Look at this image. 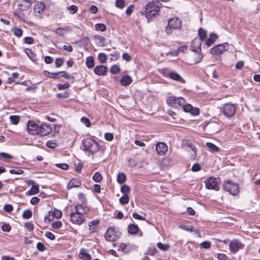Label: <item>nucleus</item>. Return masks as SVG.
Segmentation results:
<instances>
[{
  "instance_id": "nucleus-1",
  "label": "nucleus",
  "mask_w": 260,
  "mask_h": 260,
  "mask_svg": "<svg viewBox=\"0 0 260 260\" xmlns=\"http://www.w3.org/2000/svg\"><path fill=\"white\" fill-rule=\"evenodd\" d=\"M82 143L83 150L88 154H93L99 150L98 143L90 138L84 139Z\"/></svg>"
},
{
  "instance_id": "nucleus-2",
  "label": "nucleus",
  "mask_w": 260,
  "mask_h": 260,
  "mask_svg": "<svg viewBox=\"0 0 260 260\" xmlns=\"http://www.w3.org/2000/svg\"><path fill=\"white\" fill-rule=\"evenodd\" d=\"M159 11V7L153 2H151L146 6L145 15L146 17L149 20L157 14Z\"/></svg>"
},
{
  "instance_id": "nucleus-3",
  "label": "nucleus",
  "mask_w": 260,
  "mask_h": 260,
  "mask_svg": "<svg viewBox=\"0 0 260 260\" xmlns=\"http://www.w3.org/2000/svg\"><path fill=\"white\" fill-rule=\"evenodd\" d=\"M66 212V215L70 216V221L73 224L81 225L85 220L84 216L81 215L75 211H73V209L68 210L67 208Z\"/></svg>"
},
{
  "instance_id": "nucleus-4",
  "label": "nucleus",
  "mask_w": 260,
  "mask_h": 260,
  "mask_svg": "<svg viewBox=\"0 0 260 260\" xmlns=\"http://www.w3.org/2000/svg\"><path fill=\"white\" fill-rule=\"evenodd\" d=\"M222 189L233 196H236L239 192V185L230 180H225L223 182Z\"/></svg>"
},
{
  "instance_id": "nucleus-5",
  "label": "nucleus",
  "mask_w": 260,
  "mask_h": 260,
  "mask_svg": "<svg viewBox=\"0 0 260 260\" xmlns=\"http://www.w3.org/2000/svg\"><path fill=\"white\" fill-rule=\"evenodd\" d=\"M181 27V20L178 18L174 17L169 20L168 26L166 29V31L168 34L170 35L172 34L173 29H179Z\"/></svg>"
},
{
  "instance_id": "nucleus-6",
  "label": "nucleus",
  "mask_w": 260,
  "mask_h": 260,
  "mask_svg": "<svg viewBox=\"0 0 260 260\" xmlns=\"http://www.w3.org/2000/svg\"><path fill=\"white\" fill-rule=\"evenodd\" d=\"M167 102L169 106L172 107L180 108L185 103V100L182 97L176 98L170 96L167 99Z\"/></svg>"
},
{
  "instance_id": "nucleus-7",
  "label": "nucleus",
  "mask_w": 260,
  "mask_h": 260,
  "mask_svg": "<svg viewBox=\"0 0 260 260\" xmlns=\"http://www.w3.org/2000/svg\"><path fill=\"white\" fill-rule=\"evenodd\" d=\"M229 49V44L224 43L217 45L210 50V52L212 55H219Z\"/></svg>"
},
{
  "instance_id": "nucleus-8",
  "label": "nucleus",
  "mask_w": 260,
  "mask_h": 260,
  "mask_svg": "<svg viewBox=\"0 0 260 260\" xmlns=\"http://www.w3.org/2000/svg\"><path fill=\"white\" fill-rule=\"evenodd\" d=\"M236 107L235 105L231 103H226L223 106L222 112L227 117L233 116L236 112Z\"/></svg>"
},
{
  "instance_id": "nucleus-9",
  "label": "nucleus",
  "mask_w": 260,
  "mask_h": 260,
  "mask_svg": "<svg viewBox=\"0 0 260 260\" xmlns=\"http://www.w3.org/2000/svg\"><path fill=\"white\" fill-rule=\"evenodd\" d=\"M71 209H73V211H75L82 216L87 214L89 211V209L85 204H77L76 206L71 205L68 207V210Z\"/></svg>"
},
{
  "instance_id": "nucleus-10",
  "label": "nucleus",
  "mask_w": 260,
  "mask_h": 260,
  "mask_svg": "<svg viewBox=\"0 0 260 260\" xmlns=\"http://www.w3.org/2000/svg\"><path fill=\"white\" fill-rule=\"evenodd\" d=\"M120 233L113 227H110L105 235V238L108 241H114L119 237Z\"/></svg>"
},
{
  "instance_id": "nucleus-11",
  "label": "nucleus",
  "mask_w": 260,
  "mask_h": 260,
  "mask_svg": "<svg viewBox=\"0 0 260 260\" xmlns=\"http://www.w3.org/2000/svg\"><path fill=\"white\" fill-rule=\"evenodd\" d=\"M244 244L237 239H234L229 243V249L232 253L235 254L240 249H243Z\"/></svg>"
},
{
  "instance_id": "nucleus-12",
  "label": "nucleus",
  "mask_w": 260,
  "mask_h": 260,
  "mask_svg": "<svg viewBox=\"0 0 260 260\" xmlns=\"http://www.w3.org/2000/svg\"><path fill=\"white\" fill-rule=\"evenodd\" d=\"M205 186L208 189H213L218 191L219 187L218 186V182L216 178L213 176L207 178L205 181Z\"/></svg>"
},
{
  "instance_id": "nucleus-13",
  "label": "nucleus",
  "mask_w": 260,
  "mask_h": 260,
  "mask_svg": "<svg viewBox=\"0 0 260 260\" xmlns=\"http://www.w3.org/2000/svg\"><path fill=\"white\" fill-rule=\"evenodd\" d=\"M27 131L30 135H39V125L33 121H28L27 122Z\"/></svg>"
},
{
  "instance_id": "nucleus-14",
  "label": "nucleus",
  "mask_w": 260,
  "mask_h": 260,
  "mask_svg": "<svg viewBox=\"0 0 260 260\" xmlns=\"http://www.w3.org/2000/svg\"><path fill=\"white\" fill-rule=\"evenodd\" d=\"M45 8V5L42 2H37L34 6V12L36 17L41 18L42 13Z\"/></svg>"
},
{
  "instance_id": "nucleus-15",
  "label": "nucleus",
  "mask_w": 260,
  "mask_h": 260,
  "mask_svg": "<svg viewBox=\"0 0 260 260\" xmlns=\"http://www.w3.org/2000/svg\"><path fill=\"white\" fill-rule=\"evenodd\" d=\"M52 132V127L50 124L43 123L39 126V135L42 136H47Z\"/></svg>"
},
{
  "instance_id": "nucleus-16",
  "label": "nucleus",
  "mask_w": 260,
  "mask_h": 260,
  "mask_svg": "<svg viewBox=\"0 0 260 260\" xmlns=\"http://www.w3.org/2000/svg\"><path fill=\"white\" fill-rule=\"evenodd\" d=\"M156 150L158 155H164L168 151V146L164 142H159L156 145Z\"/></svg>"
},
{
  "instance_id": "nucleus-17",
  "label": "nucleus",
  "mask_w": 260,
  "mask_h": 260,
  "mask_svg": "<svg viewBox=\"0 0 260 260\" xmlns=\"http://www.w3.org/2000/svg\"><path fill=\"white\" fill-rule=\"evenodd\" d=\"M34 0H22L21 2H19L18 6V9L21 11H26L29 9L31 6V3Z\"/></svg>"
},
{
  "instance_id": "nucleus-18",
  "label": "nucleus",
  "mask_w": 260,
  "mask_h": 260,
  "mask_svg": "<svg viewBox=\"0 0 260 260\" xmlns=\"http://www.w3.org/2000/svg\"><path fill=\"white\" fill-rule=\"evenodd\" d=\"M107 72V68L103 65L98 66L95 67L94 72L99 76H105Z\"/></svg>"
},
{
  "instance_id": "nucleus-19",
  "label": "nucleus",
  "mask_w": 260,
  "mask_h": 260,
  "mask_svg": "<svg viewBox=\"0 0 260 260\" xmlns=\"http://www.w3.org/2000/svg\"><path fill=\"white\" fill-rule=\"evenodd\" d=\"M169 77L172 80L184 83V79L175 71H171L169 74Z\"/></svg>"
},
{
  "instance_id": "nucleus-20",
  "label": "nucleus",
  "mask_w": 260,
  "mask_h": 260,
  "mask_svg": "<svg viewBox=\"0 0 260 260\" xmlns=\"http://www.w3.org/2000/svg\"><path fill=\"white\" fill-rule=\"evenodd\" d=\"M81 185V181L78 178H73L71 179L68 184V188L69 189L72 188L73 187H78Z\"/></svg>"
},
{
  "instance_id": "nucleus-21",
  "label": "nucleus",
  "mask_w": 260,
  "mask_h": 260,
  "mask_svg": "<svg viewBox=\"0 0 260 260\" xmlns=\"http://www.w3.org/2000/svg\"><path fill=\"white\" fill-rule=\"evenodd\" d=\"M132 82V78L128 75L123 76L120 80V83L123 86L129 85Z\"/></svg>"
},
{
  "instance_id": "nucleus-22",
  "label": "nucleus",
  "mask_w": 260,
  "mask_h": 260,
  "mask_svg": "<svg viewBox=\"0 0 260 260\" xmlns=\"http://www.w3.org/2000/svg\"><path fill=\"white\" fill-rule=\"evenodd\" d=\"M218 36L217 34L214 33H211L209 38L207 39L206 42V44L207 46L209 47L211 46L217 40Z\"/></svg>"
},
{
  "instance_id": "nucleus-23",
  "label": "nucleus",
  "mask_w": 260,
  "mask_h": 260,
  "mask_svg": "<svg viewBox=\"0 0 260 260\" xmlns=\"http://www.w3.org/2000/svg\"><path fill=\"white\" fill-rule=\"evenodd\" d=\"M79 257L83 260H90L91 257L85 249H81L79 254Z\"/></svg>"
},
{
  "instance_id": "nucleus-24",
  "label": "nucleus",
  "mask_w": 260,
  "mask_h": 260,
  "mask_svg": "<svg viewBox=\"0 0 260 260\" xmlns=\"http://www.w3.org/2000/svg\"><path fill=\"white\" fill-rule=\"evenodd\" d=\"M198 35H199V36L201 40L198 43L199 45V47H200L201 46V44H202L201 41L203 40L204 39H205L206 38L207 32L203 28H199V31H198Z\"/></svg>"
},
{
  "instance_id": "nucleus-25",
  "label": "nucleus",
  "mask_w": 260,
  "mask_h": 260,
  "mask_svg": "<svg viewBox=\"0 0 260 260\" xmlns=\"http://www.w3.org/2000/svg\"><path fill=\"white\" fill-rule=\"evenodd\" d=\"M127 231L130 234H136L139 231V228L136 224H131L128 226Z\"/></svg>"
},
{
  "instance_id": "nucleus-26",
  "label": "nucleus",
  "mask_w": 260,
  "mask_h": 260,
  "mask_svg": "<svg viewBox=\"0 0 260 260\" xmlns=\"http://www.w3.org/2000/svg\"><path fill=\"white\" fill-rule=\"evenodd\" d=\"M206 145L211 152H217L219 150V148L217 146L211 142H207Z\"/></svg>"
},
{
  "instance_id": "nucleus-27",
  "label": "nucleus",
  "mask_w": 260,
  "mask_h": 260,
  "mask_svg": "<svg viewBox=\"0 0 260 260\" xmlns=\"http://www.w3.org/2000/svg\"><path fill=\"white\" fill-rule=\"evenodd\" d=\"M86 65L88 69H91L94 67V61L92 56H90L86 58Z\"/></svg>"
},
{
  "instance_id": "nucleus-28",
  "label": "nucleus",
  "mask_w": 260,
  "mask_h": 260,
  "mask_svg": "<svg viewBox=\"0 0 260 260\" xmlns=\"http://www.w3.org/2000/svg\"><path fill=\"white\" fill-rule=\"evenodd\" d=\"M118 250L122 251L125 253H128L130 251V249L128 248V245L126 244L121 243L119 245Z\"/></svg>"
},
{
  "instance_id": "nucleus-29",
  "label": "nucleus",
  "mask_w": 260,
  "mask_h": 260,
  "mask_svg": "<svg viewBox=\"0 0 260 260\" xmlns=\"http://www.w3.org/2000/svg\"><path fill=\"white\" fill-rule=\"evenodd\" d=\"M92 178L95 182L100 183L103 180V176L100 172H96L93 174Z\"/></svg>"
},
{
  "instance_id": "nucleus-30",
  "label": "nucleus",
  "mask_w": 260,
  "mask_h": 260,
  "mask_svg": "<svg viewBox=\"0 0 260 260\" xmlns=\"http://www.w3.org/2000/svg\"><path fill=\"white\" fill-rule=\"evenodd\" d=\"M126 180V176L123 173H120L117 175V181L120 183H123Z\"/></svg>"
},
{
  "instance_id": "nucleus-31",
  "label": "nucleus",
  "mask_w": 260,
  "mask_h": 260,
  "mask_svg": "<svg viewBox=\"0 0 260 260\" xmlns=\"http://www.w3.org/2000/svg\"><path fill=\"white\" fill-rule=\"evenodd\" d=\"M39 191V185L33 184L31 189L29 190L28 193L29 195H33L38 193Z\"/></svg>"
},
{
  "instance_id": "nucleus-32",
  "label": "nucleus",
  "mask_w": 260,
  "mask_h": 260,
  "mask_svg": "<svg viewBox=\"0 0 260 260\" xmlns=\"http://www.w3.org/2000/svg\"><path fill=\"white\" fill-rule=\"evenodd\" d=\"M157 247L162 250V251H167L168 250H169V249L170 248V245L168 244H163L161 242H158L157 244Z\"/></svg>"
},
{
  "instance_id": "nucleus-33",
  "label": "nucleus",
  "mask_w": 260,
  "mask_h": 260,
  "mask_svg": "<svg viewBox=\"0 0 260 260\" xmlns=\"http://www.w3.org/2000/svg\"><path fill=\"white\" fill-rule=\"evenodd\" d=\"M120 190L123 194L128 195L130 193L131 189L128 185L124 184L121 186Z\"/></svg>"
},
{
  "instance_id": "nucleus-34",
  "label": "nucleus",
  "mask_w": 260,
  "mask_h": 260,
  "mask_svg": "<svg viewBox=\"0 0 260 260\" xmlns=\"http://www.w3.org/2000/svg\"><path fill=\"white\" fill-rule=\"evenodd\" d=\"M119 202L122 205L127 204L129 202V197L128 195L123 194L122 196L119 199Z\"/></svg>"
},
{
  "instance_id": "nucleus-35",
  "label": "nucleus",
  "mask_w": 260,
  "mask_h": 260,
  "mask_svg": "<svg viewBox=\"0 0 260 260\" xmlns=\"http://www.w3.org/2000/svg\"><path fill=\"white\" fill-rule=\"evenodd\" d=\"M120 71V68L119 66L113 65L110 69V72L112 74H117Z\"/></svg>"
},
{
  "instance_id": "nucleus-36",
  "label": "nucleus",
  "mask_w": 260,
  "mask_h": 260,
  "mask_svg": "<svg viewBox=\"0 0 260 260\" xmlns=\"http://www.w3.org/2000/svg\"><path fill=\"white\" fill-rule=\"evenodd\" d=\"M67 9L71 14H75L78 10V7L74 5L68 7Z\"/></svg>"
},
{
  "instance_id": "nucleus-37",
  "label": "nucleus",
  "mask_w": 260,
  "mask_h": 260,
  "mask_svg": "<svg viewBox=\"0 0 260 260\" xmlns=\"http://www.w3.org/2000/svg\"><path fill=\"white\" fill-rule=\"evenodd\" d=\"M98 59L100 62L105 63L107 60V57L106 55L104 53H100L98 55Z\"/></svg>"
},
{
  "instance_id": "nucleus-38",
  "label": "nucleus",
  "mask_w": 260,
  "mask_h": 260,
  "mask_svg": "<svg viewBox=\"0 0 260 260\" xmlns=\"http://www.w3.org/2000/svg\"><path fill=\"white\" fill-rule=\"evenodd\" d=\"M95 28L96 30L104 31L106 30V26L102 23H98L95 25Z\"/></svg>"
},
{
  "instance_id": "nucleus-39",
  "label": "nucleus",
  "mask_w": 260,
  "mask_h": 260,
  "mask_svg": "<svg viewBox=\"0 0 260 260\" xmlns=\"http://www.w3.org/2000/svg\"><path fill=\"white\" fill-rule=\"evenodd\" d=\"M32 216V212L30 210H25L22 214V217L23 218L27 219H29Z\"/></svg>"
},
{
  "instance_id": "nucleus-40",
  "label": "nucleus",
  "mask_w": 260,
  "mask_h": 260,
  "mask_svg": "<svg viewBox=\"0 0 260 260\" xmlns=\"http://www.w3.org/2000/svg\"><path fill=\"white\" fill-rule=\"evenodd\" d=\"M25 53L29 57V58L32 60H35L36 59V55L31 50L28 49H26L25 51Z\"/></svg>"
},
{
  "instance_id": "nucleus-41",
  "label": "nucleus",
  "mask_w": 260,
  "mask_h": 260,
  "mask_svg": "<svg viewBox=\"0 0 260 260\" xmlns=\"http://www.w3.org/2000/svg\"><path fill=\"white\" fill-rule=\"evenodd\" d=\"M0 157L3 158L5 160H8L13 158L12 155L5 152L0 153Z\"/></svg>"
},
{
  "instance_id": "nucleus-42",
  "label": "nucleus",
  "mask_w": 260,
  "mask_h": 260,
  "mask_svg": "<svg viewBox=\"0 0 260 260\" xmlns=\"http://www.w3.org/2000/svg\"><path fill=\"white\" fill-rule=\"evenodd\" d=\"M115 5L116 7L122 9L125 6V1L124 0H116L115 2Z\"/></svg>"
},
{
  "instance_id": "nucleus-43",
  "label": "nucleus",
  "mask_w": 260,
  "mask_h": 260,
  "mask_svg": "<svg viewBox=\"0 0 260 260\" xmlns=\"http://www.w3.org/2000/svg\"><path fill=\"white\" fill-rule=\"evenodd\" d=\"M52 218L55 217L56 218L59 219L61 217L62 213L60 211L55 210L54 212L51 211Z\"/></svg>"
},
{
  "instance_id": "nucleus-44",
  "label": "nucleus",
  "mask_w": 260,
  "mask_h": 260,
  "mask_svg": "<svg viewBox=\"0 0 260 260\" xmlns=\"http://www.w3.org/2000/svg\"><path fill=\"white\" fill-rule=\"evenodd\" d=\"M188 47L186 45H182L180 46L177 50L175 51V55H177L178 53L180 52H184V50H187Z\"/></svg>"
},
{
  "instance_id": "nucleus-45",
  "label": "nucleus",
  "mask_w": 260,
  "mask_h": 260,
  "mask_svg": "<svg viewBox=\"0 0 260 260\" xmlns=\"http://www.w3.org/2000/svg\"><path fill=\"white\" fill-rule=\"evenodd\" d=\"M203 55L201 53H196L194 57V62L196 63H199L202 60Z\"/></svg>"
},
{
  "instance_id": "nucleus-46",
  "label": "nucleus",
  "mask_w": 260,
  "mask_h": 260,
  "mask_svg": "<svg viewBox=\"0 0 260 260\" xmlns=\"http://www.w3.org/2000/svg\"><path fill=\"white\" fill-rule=\"evenodd\" d=\"M211 246V243L209 241H206L203 242L200 244V247L202 248L208 249Z\"/></svg>"
},
{
  "instance_id": "nucleus-47",
  "label": "nucleus",
  "mask_w": 260,
  "mask_h": 260,
  "mask_svg": "<svg viewBox=\"0 0 260 260\" xmlns=\"http://www.w3.org/2000/svg\"><path fill=\"white\" fill-rule=\"evenodd\" d=\"M181 108H183V110L186 112H189L191 111L192 109V106L190 104L185 105V103L183 106H181Z\"/></svg>"
},
{
  "instance_id": "nucleus-48",
  "label": "nucleus",
  "mask_w": 260,
  "mask_h": 260,
  "mask_svg": "<svg viewBox=\"0 0 260 260\" xmlns=\"http://www.w3.org/2000/svg\"><path fill=\"white\" fill-rule=\"evenodd\" d=\"M55 166L57 167L60 168L63 170H67L69 169V166L67 164L62 163V164H56Z\"/></svg>"
},
{
  "instance_id": "nucleus-49",
  "label": "nucleus",
  "mask_w": 260,
  "mask_h": 260,
  "mask_svg": "<svg viewBox=\"0 0 260 260\" xmlns=\"http://www.w3.org/2000/svg\"><path fill=\"white\" fill-rule=\"evenodd\" d=\"M65 30L66 29L64 28L58 27L55 30V33L61 37H63Z\"/></svg>"
},
{
  "instance_id": "nucleus-50",
  "label": "nucleus",
  "mask_w": 260,
  "mask_h": 260,
  "mask_svg": "<svg viewBox=\"0 0 260 260\" xmlns=\"http://www.w3.org/2000/svg\"><path fill=\"white\" fill-rule=\"evenodd\" d=\"M57 88L59 90H63L68 88L70 87V84L68 83L64 84H58Z\"/></svg>"
},
{
  "instance_id": "nucleus-51",
  "label": "nucleus",
  "mask_w": 260,
  "mask_h": 260,
  "mask_svg": "<svg viewBox=\"0 0 260 260\" xmlns=\"http://www.w3.org/2000/svg\"><path fill=\"white\" fill-rule=\"evenodd\" d=\"M81 121L82 123H83L84 124H85L87 127H89L90 125V122L89 120L85 117H83L81 118Z\"/></svg>"
},
{
  "instance_id": "nucleus-52",
  "label": "nucleus",
  "mask_w": 260,
  "mask_h": 260,
  "mask_svg": "<svg viewBox=\"0 0 260 260\" xmlns=\"http://www.w3.org/2000/svg\"><path fill=\"white\" fill-rule=\"evenodd\" d=\"M62 226V222L60 221L54 222L52 223V227L55 229H58Z\"/></svg>"
},
{
  "instance_id": "nucleus-53",
  "label": "nucleus",
  "mask_w": 260,
  "mask_h": 260,
  "mask_svg": "<svg viewBox=\"0 0 260 260\" xmlns=\"http://www.w3.org/2000/svg\"><path fill=\"white\" fill-rule=\"evenodd\" d=\"M63 59L61 58H57L55 60V66L56 67L59 68L61 67L63 63Z\"/></svg>"
},
{
  "instance_id": "nucleus-54",
  "label": "nucleus",
  "mask_w": 260,
  "mask_h": 260,
  "mask_svg": "<svg viewBox=\"0 0 260 260\" xmlns=\"http://www.w3.org/2000/svg\"><path fill=\"white\" fill-rule=\"evenodd\" d=\"M58 73L60 75L59 77H63L65 79H70L71 78V76L65 71L59 72Z\"/></svg>"
},
{
  "instance_id": "nucleus-55",
  "label": "nucleus",
  "mask_w": 260,
  "mask_h": 260,
  "mask_svg": "<svg viewBox=\"0 0 260 260\" xmlns=\"http://www.w3.org/2000/svg\"><path fill=\"white\" fill-rule=\"evenodd\" d=\"M134 9V5H129L127 8V9H126V10L125 11V13L126 14V15H130L132 13V12H133Z\"/></svg>"
},
{
  "instance_id": "nucleus-56",
  "label": "nucleus",
  "mask_w": 260,
  "mask_h": 260,
  "mask_svg": "<svg viewBox=\"0 0 260 260\" xmlns=\"http://www.w3.org/2000/svg\"><path fill=\"white\" fill-rule=\"evenodd\" d=\"M24 226L29 231L34 230V226L33 223L30 222H27L25 223Z\"/></svg>"
},
{
  "instance_id": "nucleus-57",
  "label": "nucleus",
  "mask_w": 260,
  "mask_h": 260,
  "mask_svg": "<svg viewBox=\"0 0 260 260\" xmlns=\"http://www.w3.org/2000/svg\"><path fill=\"white\" fill-rule=\"evenodd\" d=\"M191 169L193 172H197L201 169V167L198 163H196L192 165Z\"/></svg>"
},
{
  "instance_id": "nucleus-58",
  "label": "nucleus",
  "mask_w": 260,
  "mask_h": 260,
  "mask_svg": "<svg viewBox=\"0 0 260 260\" xmlns=\"http://www.w3.org/2000/svg\"><path fill=\"white\" fill-rule=\"evenodd\" d=\"M4 210L8 213H10L13 210V207L10 204H6L4 206Z\"/></svg>"
},
{
  "instance_id": "nucleus-59",
  "label": "nucleus",
  "mask_w": 260,
  "mask_h": 260,
  "mask_svg": "<svg viewBox=\"0 0 260 260\" xmlns=\"http://www.w3.org/2000/svg\"><path fill=\"white\" fill-rule=\"evenodd\" d=\"M47 146L48 147L54 148L57 146V143L52 141H49L46 143Z\"/></svg>"
},
{
  "instance_id": "nucleus-60",
  "label": "nucleus",
  "mask_w": 260,
  "mask_h": 260,
  "mask_svg": "<svg viewBox=\"0 0 260 260\" xmlns=\"http://www.w3.org/2000/svg\"><path fill=\"white\" fill-rule=\"evenodd\" d=\"M24 42L25 44H31L34 42V39L31 37H26L24 38Z\"/></svg>"
},
{
  "instance_id": "nucleus-61",
  "label": "nucleus",
  "mask_w": 260,
  "mask_h": 260,
  "mask_svg": "<svg viewBox=\"0 0 260 260\" xmlns=\"http://www.w3.org/2000/svg\"><path fill=\"white\" fill-rule=\"evenodd\" d=\"M40 201V199L39 198L37 197H32L30 200V203L33 205H35L38 204Z\"/></svg>"
},
{
  "instance_id": "nucleus-62",
  "label": "nucleus",
  "mask_w": 260,
  "mask_h": 260,
  "mask_svg": "<svg viewBox=\"0 0 260 260\" xmlns=\"http://www.w3.org/2000/svg\"><path fill=\"white\" fill-rule=\"evenodd\" d=\"M37 249L40 251H43L45 250V247L43 243L38 242L37 244Z\"/></svg>"
},
{
  "instance_id": "nucleus-63",
  "label": "nucleus",
  "mask_w": 260,
  "mask_h": 260,
  "mask_svg": "<svg viewBox=\"0 0 260 260\" xmlns=\"http://www.w3.org/2000/svg\"><path fill=\"white\" fill-rule=\"evenodd\" d=\"M157 252L156 249L154 247H150L148 250L147 253L151 255H154Z\"/></svg>"
},
{
  "instance_id": "nucleus-64",
  "label": "nucleus",
  "mask_w": 260,
  "mask_h": 260,
  "mask_svg": "<svg viewBox=\"0 0 260 260\" xmlns=\"http://www.w3.org/2000/svg\"><path fill=\"white\" fill-rule=\"evenodd\" d=\"M45 236L51 240H54L55 239L54 235L50 232H46L45 233Z\"/></svg>"
}]
</instances>
